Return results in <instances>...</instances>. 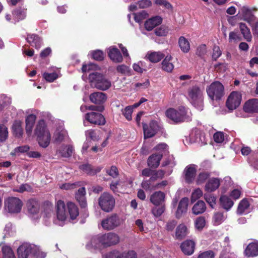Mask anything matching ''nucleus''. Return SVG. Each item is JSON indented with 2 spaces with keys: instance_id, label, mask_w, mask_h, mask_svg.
Returning a JSON list of instances; mask_svg holds the SVG:
<instances>
[{
  "instance_id": "774afa93",
  "label": "nucleus",
  "mask_w": 258,
  "mask_h": 258,
  "mask_svg": "<svg viewBox=\"0 0 258 258\" xmlns=\"http://www.w3.org/2000/svg\"><path fill=\"white\" fill-rule=\"evenodd\" d=\"M198 258H214V254L212 251H207L200 254Z\"/></svg>"
},
{
  "instance_id": "864d4df0",
  "label": "nucleus",
  "mask_w": 258,
  "mask_h": 258,
  "mask_svg": "<svg viewBox=\"0 0 258 258\" xmlns=\"http://www.w3.org/2000/svg\"><path fill=\"white\" fill-rule=\"evenodd\" d=\"M195 223L196 228L202 230L206 224L205 218L203 216L199 217L196 219Z\"/></svg>"
},
{
  "instance_id": "338daca9",
  "label": "nucleus",
  "mask_w": 258,
  "mask_h": 258,
  "mask_svg": "<svg viewBox=\"0 0 258 258\" xmlns=\"http://www.w3.org/2000/svg\"><path fill=\"white\" fill-rule=\"evenodd\" d=\"M177 222L175 220H171L167 222L166 229L168 231H172L176 226Z\"/></svg>"
},
{
  "instance_id": "7c9ffc66",
  "label": "nucleus",
  "mask_w": 258,
  "mask_h": 258,
  "mask_svg": "<svg viewBox=\"0 0 258 258\" xmlns=\"http://www.w3.org/2000/svg\"><path fill=\"white\" fill-rule=\"evenodd\" d=\"M172 57L171 55H167L161 63V69L162 70L170 73L174 69V66L171 62Z\"/></svg>"
},
{
  "instance_id": "4468645a",
  "label": "nucleus",
  "mask_w": 258,
  "mask_h": 258,
  "mask_svg": "<svg viewBox=\"0 0 258 258\" xmlns=\"http://www.w3.org/2000/svg\"><path fill=\"white\" fill-rule=\"evenodd\" d=\"M89 99L90 101L94 104L102 105L106 101L107 96L104 93L96 92L90 94Z\"/></svg>"
},
{
  "instance_id": "de8ad7c7",
  "label": "nucleus",
  "mask_w": 258,
  "mask_h": 258,
  "mask_svg": "<svg viewBox=\"0 0 258 258\" xmlns=\"http://www.w3.org/2000/svg\"><path fill=\"white\" fill-rule=\"evenodd\" d=\"M165 210V204L156 206L152 210V213L156 217H160L164 212Z\"/></svg>"
},
{
  "instance_id": "2f4dec72",
  "label": "nucleus",
  "mask_w": 258,
  "mask_h": 258,
  "mask_svg": "<svg viewBox=\"0 0 258 258\" xmlns=\"http://www.w3.org/2000/svg\"><path fill=\"white\" fill-rule=\"evenodd\" d=\"M220 185V180L217 178H212L209 180L205 185V190L208 192L215 190Z\"/></svg>"
},
{
  "instance_id": "3c124183",
  "label": "nucleus",
  "mask_w": 258,
  "mask_h": 258,
  "mask_svg": "<svg viewBox=\"0 0 258 258\" xmlns=\"http://www.w3.org/2000/svg\"><path fill=\"white\" fill-rule=\"evenodd\" d=\"M134 19L136 22L141 23L144 19L148 17V14L145 11L134 13Z\"/></svg>"
},
{
  "instance_id": "b1692460",
  "label": "nucleus",
  "mask_w": 258,
  "mask_h": 258,
  "mask_svg": "<svg viewBox=\"0 0 258 258\" xmlns=\"http://www.w3.org/2000/svg\"><path fill=\"white\" fill-rule=\"evenodd\" d=\"M32 247L30 244L26 243L21 245L18 248V255L19 258H28L30 253L32 252Z\"/></svg>"
},
{
  "instance_id": "09e8293b",
  "label": "nucleus",
  "mask_w": 258,
  "mask_h": 258,
  "mask_svg": "<svg viewBox=\"0 0 258 258\" xmlns=\"http://www.w3.org/2000/svg\"><path fill=\"white\" fill-rule=\"evenodd\" d=\"M204 199L209 206L212 208H214L216 204V198L213 194L208 193L204 195Z\"/></svg>"
},
{
  "instance_id": "423d86ee",
  "label": "nucleus",
  "mask_w": 258,
  "mask_h": 258,
  "mask_svg": "<svg viewBox=\"0 0 258 258\" xmlns=\"http://www.w3.org/2000/svg\"><path fill=\"white\" fill-rule=\"evenodd\" d=\"M166 116L176 122H182L187 119L186 111L184 107H180L178 110L170 108L166 112Z\"/></svg>"
},
{
  "instance_id": "2eb2a0df",
  "label": "nucleus",
  "mask_w": 258,
  "mask_h": 258,
  "mask_svg": "<svg viewBox=\"0 0 258 258\" xmlns=\"http://www.w3.org/2000/svg\"><path fill=\"white\" fill-rule=\"evenodd\" d=\"M188 205V199L187 198H183L180 201L175 213V217L177 219H180L183 214L186 213Z\"/></svg>"
},
{
  "instance_id": "4be33fe9",
  "label": "nucleus",
  "mask_w": 258,
  "mask_h": 258,
  "mask_svg": "<svg viewBox=\"0 0 258 258\" xmlns=\"http://www.w3.org/2000/svg\"><path fill=\"white\" fill-rule=\"evenodd\" d=\"M108 55L109 58L115 62H121L123 60L120 51L116 47H110L108 51Z\"/></svg>"
},
{
  "instance_id": "f8f14e48",
  "label": "nucleus",
  "mask_w": 258,
  "mask_h": 258,
  "mask_svg": "<svg viewBox=\"0 0 258 258\" xmlns=\"http://www.w3.org/2000/svg\"><path fill=\"white\" fill-rule=\"evenodd\" d=\"M103 258H137V254L134 250H130L126 252H120L114 250L104 255Z\"/></svg>"
},
{
  "instance_id": "603ef678",
  "label": "nucleus",
  "mask_w": 258,
  "mask_h": 258,
  "mask_svg": "<svg viewBox=\"0 0 258 258\" xmlns=\"http://www.w3.org/2000/svg\"><path fill=\"white\" fill-rule=\"evenodd\" d=\"M30 148L27 145L18 147L11 152L12 155H18L19 153H24L29 151Z\"/></svg>"
},
{
  "instance_id": "0eeeda50",
  "label": "nucleus",
  "mask_w": 258,
  "mask_h": 258,
  "mask_svg": "<svg viewBox=\"0 0 258 258\" xmlns=\"http://www.w3.org/2000/svg\"><path fill=\"white\" fill-rule=\"evenodd\" d=\"M241 95L237 91L232 92L228 96L226 101V106L230 110L236 109L240 104Z\"/></svg>"
},
{
  "instance_id": "a211bd4d",
  "label": "nucleus",
  "mask_w": 258,
  "mask_h": 258,
  "mask_svg": "<svg viewBox=\"0 0 258 258\" xmlns=\"http://www.w3.org/2000/svg\"><path fill=\"white\" fill-rule=\"evenodd\" d=\"M180 248L182 251L187 255H191L194 252L195 242L192 240H186L181 243Z\"/></svg>"
},
{
  "instance_id": "393cba45",
  "label": "nucleus",
  "mask_w": 258,
  "mask_h": 258,
  "mask_svg": "<svg viewBox=\"0 0 258 258\" xmlns=\"http://www.w3.org/2000/svg\"><path fill=\"white\" fill-rule=\"evenodd\" d=\"M162 157V154L160 153L151 155L148 159V165L153 168H157L160 164Z\"/></svg>"
},
{
  "instance_id": "20e7f679",
  "label": "nucleus",
  "mask_w": 258,
  "mask_h": 258,
  "mask_svg": "<svg viewBox=\"0 0 258 258\" xmlns=\"http://www.w3.org/2000/svg\"><path fill=\"white\" fill-rule=\"evenodd\" d=\"M224 86L219 81H215L207 87L206 91L212 100H219L224 95Z\"/></svg>"
},
{
  "instance_id": "a19ab883",
  "label": "nucleus",
  "mask_w": 258,
  "mask_h": 258,
  "mask_svg": "<svg viewBox=\"0 0 258 258\" xmlns=\"http://www.w3.org/2000/svg\"><path fill=\"white\" fill-rule=\"evenodd\" d=\"M74 151V148L71 145L62 146L59 153L63 157L68 158L72 156Z\"/></svg>"
},
{
  "instance_id": "a878e982",
  "label": "nucleus",
  "mask_w": 258,
  "mask_h": 258,
  "mask_svg": "<svg viewBox=\"0 0 258 258\" xmlns=\"http://www.w3.org/2000/svg\"><path fill=\"white\" fill-rule=\"evenodd\" d=\"M188 233V229L184 224H180L176 228L175 238L181 240L184 238Z\"/></svg>"
},
{
  "instance_id": "0e129e2a",
  "label": "nucleus",
  "mask_w": 258,
  "mask_h": 258,
  "mask_svg": "<svg viewBox=\"0 0 258 258\" xmlns=\"http://www.w3.org/2000/svg\"><path fill=\"white\" fill-rule=\"evenodd\" d=\"M241 40V37L234 32H230L229 35V41L235 42Z\"/></svg>"
},
{
  "instance_id": "bb28decb",
  "label": "nucleus",
  "mask_w": 258,
  "mask_h": 258,
  "mask_svg": "<svg viewBox=\"0 0 258 258\" xmlns=\"http://www.w3.org/2000/svg\"><path fill=\"white\" fill-rule=\"evenodd\" d=\"M85 195L86 190L84 187L80 188L75 195V198L82 208H85L87 206Z\"/></svg>"
},
{
  "instance_id": "6e6552de",
  "label": "nucleus",
  "mask_w": 258,
  "mask_h": 258,
  "mask_svg": "<svg viewBox=\"0 0 258 258\" xmlns=\"http://www.w3.org/2000/svg\"><path fill=\"white\" fill-rule=\"evenodd\" d=\"M5 206L10 213H19L20 212L22 203L21 200L16 197L8 198L5 202Z\"/></svg>"
},
{
  "instance_id": "dca6fc26",
  "label": "nucleus",
  "mask_w": 258,
  "mask_h": 258,
  "mask_svg": "<svg viewBox=\"0 0 258 258\" xmlns=\"http://www.w3.org/2000/svg\"><path fill=\"white\" fill-rule=\"evenodd\" d=\"M243 109L247 113L258 112V99H251L248 100L244 103Z\"/></svg>"
},
{
  "instance_id": "c756f323",
  "label": "nucleus",
  "mask_w": 258,
  "mask_h": 258,
  "mask_svg": "<svg viewBox=\"0 0 258 258\" xmlns=\"http://www.w3.org/2000/svg\"><path fill=\"white\" fill-rule=\"evenodd\" d=\"M165 56V54L160 51L148 52L146 57L152 62L156 63L160 61Z\"/></svg>"
},
{
  "instance_id": "f3484780",
  "label": "nucleus",
  "mask_w": 258,
  "mask_h": 258,
  "mask_svg": "<svg viewBox=\"0 0 258 258\" xmlns=\"http://www.w3.org/2000/svg\"><path fill=\"white\" fill-rule=\"evenodd\" d=\"M165 199V194L161 191H155L151 195L150 202L155 206L164 205Z\"/></svg>"
},
{
  "instance_id": "69168bd1",
  "label": "nucleus",
  "mask_w": 258,
  "mask_h": 258,
  "mask_svg": "<svg viewBox=\"0 0 258 258\" xmlns=\"http://www.w3.org/2000/svg\"><path fill=\"white\" fill-rule=\"evenodd\" d=\"M214 141L218 143H221L224 141V134L222 132H217L213 136Z\"/></svg>"
},
{
  "instance_id": "4d7b16f0",
  "label": "nucleus",
  "mask_w": 258,
  "mask_h": 258,
  "mask_svg": "<svg viewBox=\"0 0 258 258\" xmlns=\"http://www.w3.org/2000/svg\"><path fill=\"white\" fill-rule=\"evenodd\" d=\"M210 174L208 172H203L200 173L197 178V182L198 184L204 183L209 177Z\"/></svg>"
},
{
  "instance_id": "c85d7f7f",
  "label": "nucleus",
  "mask_w": 258,
  "mask_h": 258,
  "mask_svg": "<svg viewBox=\"0 0 258 258\" xmlns=\"http://www.w3.org/2000/svg\"><path fill=\"white\" fill-rule=\"evenodd\" d=\"M207 207L205 202L202 200H199L192 207V212L195 215L202 214L206 210Z\"/></svg>"
},
{
  "instance_id": "f704fd0d",
  "label": "nucleus",
  "mask_w": 258,
  "mask_h": 258,
  "mask_svg": "<svg viewBox=\"0 0 258 258\" xmlns=\"http://www.w3.org/2000/svg\"><path fill=\"white\" fill-rule=\"evenodd\" d=\"M27 41L31 46L39 49L41 46L42 41L40 38L36 34L29 35L27 37Z\"/></svg>"
},
{
  "instance_id": "72a5a7b5",
  "label": "nucleus",
  "mask_w": 258,
  "mask_h": 258,
  "mask_svg": "<svg viewBox=\"0 0 258 258\" xmlns=\"http://www.w3.org/2000/svg\"><path fill=\"white\" fill-rule=\"evenodd\" d=\"M239 27L244 39L248 42L251 41L252 35L250 29L247 27L246 25L243 23H240L239 24Z\"/></svg>"
},
{
  "instance_id": "f257e3e1",
  "label": "nucleus",
  "mask_w": 258,
  "mask_h": 258,
  "mask_svg": "<svg viewBox=\"0 0 258 258\" xmlns=\"http://www.w3.org/2000/svg\"><path fill=\"white\" fill-rule=\"evenodd\" d=\"M98 66L94 63L84 64L82 70L83 73H90L88 77L90 85L98 90L106 91L111 87V81L105 76L98 72H96Z\"/></svg>"
},
{
  "instance_id": "ea45409f",
  "label": "nucleus",
  "mask_w": 258,
  "mask_h": 258,
  "mask_svg": "<svg viewBox=\"0 0 258 258\" xmlns=\"http://www.w3.org/2000/svg\"><path fill=\"white\" fill-rule=\"evenodd\" d=\"M240 11L244 20L249 23L253 20L254 16L250 9L246 7H243Z\"/></svg>"
},
{
  "instance_id": "e2e57ef3",
  "label": "nucleus",
  "mask_w": 258,
  "mask_h": 258,
  "mask_svg": "<svg viewBox=\"0 0 258 258\" xmlns=\"http://www.w3.org/2000/svg\"><path fill=\"white\" fill-rule=\"evenodd\" d=\"M137 4L139 9H146L152 5V2L150 0H141L139 1Z\"/></svg>"
},
{
  "instance_id": "bf43d9fd",
  "label": "nucleus",
  "mask_w": 258,
  "mask_h": 258,
  "mask_svg": "<svg viewBox=\"0 0 258 258\" xmlns=\"http://www.w3.org/2000/svg\"><path fill=\"white\" fill-rule=\"evenodd\" d=\"M133 107L128 106L126 107L124 109L122 110V114L128 120H130L132 118V114L133 112Z\"/></svg>"
},
{
  "instance_id": "c9c22d12",
  "label": "nucleus",
  "mask_w": 258,
  "mask_h": 258,
  "mask_svg": "<svg viewBox=\"0 0 258 258\" xmlns=\"http://www.w3.org/2000/svg\"><path fill=\"white\" fill-rule=\"evenodd\" d=\"M36 119V116L34 114L28 115L26 119V132L28 135L32 133Z\"/></svg>"
},
{
  "instance_id": "680f3d73",
  "label": "nucleus",
  "mask_w": 258,
  "mask_h": 258,
  "mask_svg": "<svg viewBox=\"0 0 258 258\" xmlns=\"http://www.w3.org/2000/svg\"><path fill=\"white\" fill-rule=\"evenodd\" d=\"M92 57L98 61L102 60L104 58L103 52L100 50H96L92 52Z\"/></svg>"
},
{
  "instance_id": "4c0bfd02",
  "label": "nucleus",
  "mask_w": 258,
  "mask_h": 258,
  "mask_svg": "<svg viewBox=\"0 0 258 258\" xmlns=\"http://www.w3.org/2000/svg\"><path fill=\"white\" fill-rule=\"evenodd\" d=\"M178 45L183 52L187 53L189 51L190 49L189 42L184 36H180L179 38Z\"/></svg>"
},
{
  "instance_id": "58836bf2",
  "label": "nucleus",
  "mask_w": 258,
  "mask_h": 258,
  "mask_svg": "<svg viewBox=\"0 0 258 258\" xmlns=\"http://www.w3.org/2000/svg\"><path fill=\"white\" fill-rule=\"evenodd\" d=\"M220 202L222 207L226 211H228L233 205V201L225 196H223L220 197Z\"/></svg>"
},
{
  "instance_id": "5701e85b",
  "label": "nucleus",
  "mask_w": 258,
  "mask_h": 258,
  "mask_svg": "<svg viewBox=\"0 0 258 258\" xmlns=\"http://www.w3.org/2000/svg\"><path fill=\"white\" fill-rule=\"evenodd\" d=\"M162 22V19L159 16L152 17L145 23V27L148 31H151L155 27L159 25Z\"/></svg>"
},
{
  "instance_id": "39448f33",
  "label": "nucleus",
  "mask_w": 258,
  "mask_h": 258,
  "mask_svg": "<svg viewBox=\"0 0 258 258\" xmlns=\"http://www.w3.org/2000/svg\"><path fill=\"white\" fill-rule=\"evenodd\" d=\"M121 221L117 214H113L103 219L101 225L103 229L107 231L112 230L119 227Z\"/></svg>"
},
{
  "instance_id": "1a4fd4ad",
  "label": "nucleus",
  "mask_w": 258,
  "mask_h": 258,
  "mask_svg": "<svg viewBox=\"0 0 258 258\" xmlns=\"http://www.w3.org/2000/svg\"><path fill=\"white\" fill-rule=\"evenodd\" d=\"M188 96L191 103L195 105L202 102L203 92L198 86H194L189 89Z\"/></svg>"
},
{
  "instance_id": "8fccbe9b",
  "label": "nucleus",
  "mask_w": 258,
  "mask_h": 258,
  "mask_svg": "<svg viewBox=\"0 0 258 258\" xmlns=\"http://www.w3.org/2000/svg\"><path fill=\"white\" fill-rule=\"evenodd\" d=\"M66 135V132L64 131L60 132L56 131L54 134V141L56 143H60L63 141L64 137Z\"/></svg>"
},
{
  "instance_id": "aec40b11",
  "label": "nucleus",
  "mask_w": 258,
  "mask_h": 258,
  "mask_svg": "<svg viewBox=\"0 0 258 258\" xmlns=\"http://www.w3.org/2000/svg\"><path fill=\"white\" fill-rule=\"evenodd\" d=\"M67 212L63 201L59 200L56 205V216L58 220L64 221L67 218Z\"/></svg>"
},
{
  "instance_id": "79ce46f5",
  "label": "nucleus",
  "mask_w": 258,
  "mask_h": 258,
  "mask_svg": "<svg viewBox=\"0 0 258 258\" xmlns=\"http://www.w3.org/2000/svg\"><path fill=\"white\" fill-rule=\"evenodd\" d=\"M68 208L71 219H76L79 215L78 209L76 205L72 202L68 203Z\"/></svg>"
},
{
  "instance_id": "37998d69",
  "label": "nucleus",
  "mask_w": 258,
  "mask_h": 258,
  "mask_svg": "<svg viewBox=\"0 0 258 258\" xmlns=\"http://www.w3.org/2000/svg\"><path fill=\"white\" fill-rule=\"evenodd\" d=\"M26 11L24 8H19L13 11V14L18 20H23L26 16Z\"/></svg>"
},
{
  "instance_id": "473e14b6",
  "label": "nucleus",
  "mask_w": 258,
  "mask_h": 258,
  "mask_svg": "<svg viewBox=\"0 0 258 258\" xmlns=\"http://www.w3.org/2000/svg\"><path fill=\"white\" fill-rule=\"evenodd\" d=\"M28 211L29 213L34 215L38 213L39 211V204L35 200H30L27 204Z\"/></svg>"
},
{
  "instance_id": "f03ea898",
  "label": "nucleus",
  "mask_w": 258,
  "mask_h": 258,
  "mask_svg": "<svg viewBox=\"0 0 258 258\" xmlns=\"http://www.w3.org/2000/svg\"><path fill=\"white\" fill-rule=\"evenodd\" d=\"M35 134L37 137L40 146L43 148L48 147L50 142L51 135L43 120L39 121L35 130Z\"/></svg>"
},
{
  "instance_id": "a18cd8bd",
  "label": "nucleus",
  "mask_w": 258,
  "mask_h": 258,
  "mask_svg": "<svg viewBox=\"0 0 258 258\" xmlns=\"http://www.w3.org/2000/svg\"><path fill=\"white\" fill-rule=\"evenodd\" d=\"M249 206V204L246 199H243L239 203L237 210V212L239 214H242Z\"/></svg>"
},
{
  "instance_id": "c03bdc74",
  "label": "nucleus",
  "mask_w": 258,
  "mask_h": 258,
  "mask_svg": "<svg viewBox=\"0 0 258 258\" xmlns=\"http://www.w3.org/2000/svg\"><path fill=\"white\" fill-rule=\"evenodd\" d=\"M9 132L7 126L4 124H0V142L4 143L8 138Z\"/></svg>"
},
{
  "instance_id": "13d9d810",
  "label": "nucleus",
  "mask_w": 258,
  "mask_h": 258,
  "mask_svg": "<svg viewBox=\"0 0 258 258\" xmlns=\"http://www.w3.org/2000/svg\"><path fill=\"white\" fill-rule=\"evenodd\" d=\"M224 217L222 213H215L213 216V220L217 225H219L224 220Z\"/></svg>"
},
{
  "instance_id": "5fc2aeb1",
  "label": "nucleus",
  "mask_w": 258,
  "mask_h": 258,
  "mask_svg": "<svg viewBox=\"0 0 258 258\" xmlns=\"http://www.w3.org/2000/svg\"><path fill=\"white\" fill-rule=\"evenodd\" d=\"M168 32V29L165 26H161L160 27L155 30V33L158 36H165Z\"/></svg>"
},
{
  "instance_id": "ddd939ff",
  "label": "nucleus",
  "mask_w": 258,
  "mask_h": 258,
  "mask_svg": "<svg viewBox=\"0 0 258 258\" xmlns=\"http://www.w3.org/2000/svg\"><path fill=\"white\" fill-rule=\"evenodd\" d=\"M143 130L144 138H150L154 136L159 130V126L155 121H151L149 125L144 124Z\"/></svg>"
},
{
  "instance_id": "6ab92c4d",
  "label": "nucleus",
  "mask_w": 258,
  "mask_h": 258,
  "mask_svg": "<svg viewBox=\"0 0 258 258\" xmlns=\"http://www.w3.org/2000/svg\"><path fill=\"white\" fill-rule=\"evenodd\" d=\"M196 166L194 164L189 165L184 170V178L187 183H190L194 180L196 173Z\"/></svg>"
},
{
  "instance_id": "49530a36",
  "label": "nucleus",
  "mask_w": 258,
  "mask_h": 258,
  "mask_svg": "<svg viewBox=\"0 0 258 258\" xmlns=\"http://www.w3.org/2000/svg\"><path fill=\"white\" fill-rule=\"evenodd\" d=\"M3 258H15L14 253L11 248L7 245L2 247Z\"/></svg>"
},
{
  "instance_id": "6e6d98bb",
  "label": "nucleus",
  "mask_w": 258,
  "mask_h": 258,
  "mask_svg": "<svg viewBox=\"0 0 258 258\" xmlns=\"http://www.w3.org/2000/svg\"><path fill=\"white\" fill-rule=\"evenodd\" d=\"M203 195L202 190L198 188L196 189L192 193L191 196V202L192 203L196 201L198 199L200 198Z\"/></svg>"
},
{
  "instance_id": "9d476101",
  "label": "nucleus",
  "mask_w": 258,
  "mask_h": 258,
  "mask_svg": "<svg viewBox=\"0 0 258 258\" xmlns=\"http://www.w3.org/2000/svg\"><path fill=\"white\" fill-rule=\"evenodd\" d=\"M102 240L103 241V246L108 247L118 243L120 238L117 234L113 232H109L105 234H102Z\"/></svg>"
},
{
  "instance_id": "cd10ccee",
  "label": "nucleus",
  "mask_w": 258,
  "mask_h": 258,
  "mask_svg": "<svg viewBox=\"0 0 258 258\" xmlns=\"http://www.w3.org/2000/svg\"><path fill=\"white\" fill-rule=\"evenodd\" d=\"M100 245H103L102 235H97L91 238L90 241L87 244L86 247L89 249L92 248H97L99 247Z\"/></svg>"
},
{
  "instance_id": "412c9836",
  "label": "nucleus",
  "mask_w": 258,
  "mask_h": 258,
  "mask_svg": "<svg viewBox=\"0 0 258 258\" xmlns=\"http://www.w3.org/2000/svg\"><path fill=\"white\" fill-rule=\"evenodd\" d=\"M244 253L247 257H254L258 255V241L255 240L249 243L246 247Z\"/></svg>"
},
{
  "instance_id": "052dcab7",
  "label": "nucleus",
  "mask_w": 258,
  "mask_h": 258,
  "mask_svg": "<svg viewBox=\"0 0 258 258\" xmlns=\"http://www.w3.org/2000/svg\"><path fill=\"white\" fill-rule=\"evenodd\" d=\"M44 78L49 82H53L58 78V75L56 73H45L43 74Z\"/></svg>"
},
{
  "instance_id": "9b49d317",
  "label": "nucleus",
  "mask_w": 258,
  "mask_h": 258,
  "mask_svg": "<svg viewBox=\"0 0 258 258\" xmlns=\"http://www.w3.org/2000/svg\"><path fill=\"white\" fill-rule=\"evenodd\" d=\"M85 118L91 123L103 125L106 123L104 116L99 113L91 112L87 113L85 115Z\"/></svg>"
},
{
  "instance_id": "e433bc0d",
  "label": "nucleus",
  "mask_w": 258,
  "mask_h": 258,
  "mask_svg": "<svg viewBox=\"0 0 258 258\" xmlns=\"http://www.w3.org/2000/svg\"><path fill=\"white\" fill-rule=\"evenodd\" d=\"M22 122L20 120H15L12 126L14 134L16 137L20 138L23 135V128L22 127Z\"/></svg>"
},
{
  "instance_id": "7ed1b4c3",
  "label": "nucleus",
  "mask_w": 258,
  "mask_h": 258,
  "mask_svg": "<svg viewBox=\"0 0 258 258\" xmlns=\"http://www.w3.org/2000/svg\"><path fill=\"white\" fill-rule=\"evenodd\" d=\"M98 202L101 209L107 213L112 211L115 204V200L113 196L106 192L100 195Z\"/></svg>"
}]
</instances>
